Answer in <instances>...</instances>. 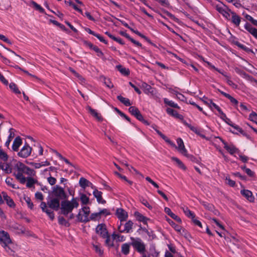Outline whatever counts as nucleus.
Returning <instances> with one entry per match:
<instances>
[{
    "mask_svg": "<svg viewBox=\"0 0 257 257\" xmlns=\"http://www.w3.org/2000/svg\"><path fill=\"white\" fill-rule=\"evenodd\" d=\"M93 194L94 197L96 198L97 201L99 203L104 204L105 203V200H103L102 197V193L101 191H98L96 189H95L93 191Z\"/></svg>",
    "mask_w": 257,
    "mask_h": 257,
    "instance_id": "obj_15",
    "label": "nucleus"
},
{
    "mask_svg": "<svg viewBox=\"0 0 257 257\" xmlns=\"http://www.w3.org/2000/svg\"><path fill=\"white\" fill-rule=\"evenodd\" d=\"M225 180L226 183L231 187H234L235 185V182L230 179L229 177H226Z\"/></svg>",
    "mask_w": 257,
    "mask_h": 257,
    "instance_id": "obj_56",
    "label": "nucleus"
},
{
    "mask_svg": "<svg viewBox=\"0 0 257 257\" xmlns=\"http://www.w3.org/2000/svg\"><path fill=\"white\" fill-rule=\"evenodd\" d=\"M231 22L236 27H238L241 22V18L235 13L231 12Z\"/></svg>",
    "mask_w": 257,
    "mask_h": 257,
    "instance_id": "obj_17",
    "label": "nucleus"
},
{
    "mask_svg": "<svg viewBox=\"0 0 257 257\" xmlns=\"http://www.w3.org/2000/svg\"><path fill=\"white\" fill-rule=\"evenodd\" d=\"M203 101L205 104L207 105L211 109H216L220 113V115H223V116L225 117V113H223V112L222 111V110L219 107V106H218L217 104L214 103L211 99L205 98L204 99H203Z\"/></svg>",
    "mask_w": 257,
    "mask_h": 257,
    "instance_id": "obj_7",
    "label": "nucleus"
},
{
    "mask_svg": "<svg viewBox=\"0 0 257 257\" xmlns=\"http://www.w3.org/2000/svg\"><path fill=\"white\" fill-rule=\"evenodd\" d=\"M93 247L95 251L99 255H101L103 254V250H102L101 247L99 245H93Z\"/></svg>",
    "mask_w": 257,
    "mask_h": 257,
    "instance_id": "obj_55",
    "label": "nucleus"
},
{
    "mask_svg": "<svg viewBox=\"0 0 257 257\" xmlns=\"http://www.w3.org/2000/svg\"><path fill=\"white\" fill-rule=\"evenodd\" d=\"M96 232L100 235L102 238L107 236L108 234L106 225L104 224H99L96 228Z\"/></svg>",
    "mask_w": 257,
    "mask_h": 257,
    "instance_id": "obj_8",
    "label": "nucleus"
},
{
    "mask_svg": "<svg viewBox=\"0 0 257 257\" xmlns=\"http://www.w3.org/2000/svg\"><path fill=\"white\" fill-rule=\"evenodd\" d=\"M220 117L223 120H224L225 121V122L227 123L228 124H229L230 126L232 125V124H233L232 122L229 118L227 117L225 114V117H223V115H221Z\"/></svg>",
    "mask_w": 257,
    "mask_h": 257,
    "instance_id": "obj_59",
    "label": "nucleus"
},
{
    "mask_svg": "<svg viewBox=\"0 0 257 257\" xmlns=\"http://www.w3.org/2000/svg\"><path fill=\"white\" fill-rule=\"evenodd\" d=\"M53 192L54 195L59 198L64 199L66 198V194L64 189L59 186L57 185L54 187Z\"/></svg>",
    "mask_w": 257,
    "mask_h": 257,
    "instance_id": "obj_11",
    "label": "nucleus"
},
{
    "mask_svg": "<svg viewBox=\"0 0 257 257\" xmlns=\"http://www.w3.org/2000/svg\"><path fill=\"white\" fill-rule=\"evenodd\" d=\"M167 113L176 118L182 119L183 118V116L182 115L179 114L177 111L171 108H168L166 109Z\"/></svg>",
    "mask_w": 257,
    "mask_h": 257,
    "instance_id": "obj_19",
    "label": "nucleus"
},
{
    "mask_svg": "<svg viewBox=\"0 0 257 257\" xmlns=\"http://www.w3.org/2000/svg\"><path fill=\"white\" fill-rule=\"evenodd\" d=\"M214 7L216 10L221 14L225 19L227 20H229L230 19V16L229 12L231 13V11L226 5L223 3H220L215 5Z\"/></svg>",
    "mask_w": 257,
    "mask_h": 257,
    "instance_id": "obj_3",
    "label": "nucleus"
},
{
    "mask_svg": "<svg viewBox=\"0 0 257 257\" xmlns=\"http://www.w3.org/2000/svg\"><path fill=\"white\" fill-rule=\"evenodd\" d=\"M65 4L68 5L69 6L72 7L75 10L78 11V12L82 13V10L80 9L78 6L76 5L74 2L72 1H65Z\"/></svg>",
    "mask_w": 257,
    "mask_h": 257,
    "instance_id": "obj_36",
    "label": "nucleus"
},
{
    "mask_svg": "<svg viewBox=\"0 0 257 257\" xmlns=\"http://www.w3.org/2000/svg\"><path fill=\"white\" fill-rule=\"evenodd\" d=\"M134 215L135 217L138 221L142 222L145 224H146L147 223V221L149 220V219L146 217L144 216V215H143L140 212H135Z\"/></svg>",
    "mask_w": 257,
    "mask_h": 257,
    "instance_id": "obj_20",
    "label": "nucleus"
},
{
    "mask_svg": "<svg viewBox=\"0 0 257 257\" xmlns=\"http://www.w3.org/2000/svg\"><path fill=\"white\" fill-rule=\"evenodd\" d=\"M12 242L10 235L7 232L4 230L0 231V243L2 246H6Z\"/></svg>",
    "mask_w": 257,
    "mask_h": 257,
    "instance_id": "obj_6",
    "label": "nucleus"
},
{
    "mask_svg": "<svg viewBox=\"0 0 257 257\" xmlns=\"http://www.w3.org/2000/svg\"><path fill=\"white\" fill-rule=\"evenodd\" d=\"M80 200L83 204H87L89 201V198L85 194H82L80 195Z\"/></svg>",
    "mask_w": 257,
    "mask_h": 257,
    "instance_id": "obj_43",
    "label": "nucleus"
},
{
    "mask_svg": "<svg viewBox=\"0 0 257 257\" xmlns=\"http://www.w3.org/2000/svg\"><path fill=\"white\" fill-rule=\"evenodd\" d=\"M78 206L79 203L77 198H73L71 201H63L61 203V212L64 215L67 216L74 208H77Z\"/></svg>",
    "mask_w": 257,
    "mask_h": 257,
    "instance_id": "obj_1",
    "label": "nucleus"
},
{
    "mask_svg": "<svg viewBox=\"0 0 257 257\" xmlns=\"http://www.w3.org/2000/svg\"><path fill=\"white\" fill-rule=\"evenodd\" d=\"M31 4L33 6V7L35 8L36 10L39 11L40 12L43 13L44 12V10L43 8L41 7V6L38 5L37 3L35 2L34 1H32L31 2Z\"/></svg>",
    "mask_w": 257,
    "mask_h": 257,
    "instance_id": "obj_41",
    "label": "nucleus"
},
{
    "mask_svg": "<svg viewBox=\"0 0 257 257\" xmlns=\"http://www.w3.org/2000/svg\"><path fill=\"white\" fill-rule=\"evenodd\" d=\"M179 233L187 239H189L190 238V234L186 230L183 229L182 228L181 232Z\"/></svg>",
    "mask_w": 257,
    "mask_h": 257,
    "instance_id": "obj_60",
    "label": "nucleus"
},
{
    "mask_svg": "<svg viewBox=\"0 0 257 257\" xmlns=\"http://www.w3.org/2000/svg\"><path fill=\"white\" fill-rule=\"evenodd\" d=\"M96 53H97V55L99 57H101V58H102L104 54L103 53V52L100 50V49L99 48H98V47L97 46H95V47H93V49Z\"/></svg>",
    "mask_w": 257,
    "mask_h": 257,
    "instance_id": "obj_53",
    "label": "nucleus"
},
{
    "mask_svg": "<svg viewBox=\"0 0 257 257\" xmlns=\"http://www.w3.org/2000/svg\"><path fill=\"white\" fill-rule=\"evenodd\" d=\"M227 98L230 100V101L232 103L233 105H234L235 106H237L238 104V101L234 97H233L230 95H229L228 97Z\"/></svg>",
    "mask_w": 257,
    "mask_h": 257,
    "instance_id": "obj_58",
    "label": "nucleus"
},
{
    "mask_svg": "<svg viewBox=\"0 0 257 257\" xmlns=\"http://www.w3.org/2000/svg\"><path fill=\"white\" fill-rule=\"evenodd\" d=\"M116 215L120 220V222L125 221L128 218L127 212L122 208H117L116 209Z\"/></svg>",
    "mask_w": 257,
    "mask_h": 257,
    "instance_id": "obj_9",
    "label": "nucleus"
},
{
    "mask_svg": "<svg viewBox=\"0 0 257 257\" xmlns=\"http://www.w3.org/2000/svg\"><path fill=\"white\" fill-rule=\"evenodd\" d=\"M135 34H136L137 35H139V36L141 37L142 38H144V39H145L148 42H149V43L151 44H153V43L151 42V40L148 39L147 37H146L145 36H144V35L142 34L140 32H139L138 31H134L132 29H131Z\"/></svg>",
    "mask_w": 257,
    "mask_h": 257,
    "instance_id": "obj_52",
    "label": "nucleus"
},
{
    "mask_svg": "<svg viewBox=\"0 0 257 257\" xmlns=\"http://www.w3.org/2000/svg\"><path fill=\"white\" fill-rule=\"evenodd\" d=\"M169 224L178 232H181L182 230V227L181 226L176 224L175 222H174L172 220L170 219H168L167 220Z\"/></svg>",
    "mask_w": 257,
    "mask_h": 257,
    "instance_id": "obj_33",
    "label": "nucleus"
},
{
    "mask_svg": "<svg viewBox=\"0 0 257 257\" xmlns=\"http://www.w3.org/2000/svg\"><path fill=\"white\" fill-rule=\"evenodd\" d=\"M13 179L11 178L10 177L7 178L6 179V181H5L6 184L12 187L14 189H18L19 187L17 186L16 184H13Z\"/></svg>",
    "mask_w": 257,
    "mask_h": 257,
    "instance_id": "obj_37",
    "label": "nucleus"
},
{
    "mask_svg": "<svg viewBox=\"0 0 257 257\" xmlns=\"http://www.w3.org/2000/svg\"><path fill=\"white\" fill-rule=\"evenodd\" d=\"M48 215L51 220H53L54 218V214L53 211L50 209H46L45 212Z\"/></svg>",
    "mask_w": 257,
    "mask_h": 257,
    "instance_id": "obj_61",
    "label": "nucleus"
},
{
    "mask_svg": "<svg viewBox=\"0 0 257 257\" xmlns=\"http://www.w3.org/2000/svg\"><path fill=\"white\" fill-rule=\"evenodd\" d=\"M3 197L5 200L6 201L7 204L10 207H14L15 206V204L13 200V199L9 197L6 193H3Z\"/></svg>",
    "mask_w": 257,
    "mask_h": 257,
    "instance_id": "obj_22",
    "label": "nucleus"
},
{
    "mask_svg": "<svg viewBox=\"0 0 257 257\" xmlns=\"http://www.w3.org/2000/svg\"><path fill=\"white\" fill-rule=\"evenodd\" d=\"M36 183H38V181L37 180H35L34 178L32 177H28L27 178L26 186L28 188L32 187L33 185Z\"/></svg>",
    "mask_w": 257,
    "mask_h": 257,
    "instance_id": "obj_29",
    "label": "nucleus"
},
{
    "mask_svg": "<svg viewBox=\"0 0 257 257\" xmlns=\"http://www.w3.org/2000/svg\"><path fill=\"white\" fill-rule=\"evenodd\" d=\"M79 185L84 189H85L86 187L89 186V185H91V182L86 179L83 177H81L79 179Z\"/></svg>",
    "mask_w": 257,
    "mask_h": 257,
    "instance_id": "obj_23",
    "label": "nucleus"
},
{
    "mask_svg": "<svg viewBox=\"0 0 257 257\" xmlns=\"http://www.w3.org/2000/svg\"><path fill=\"white\" fill-rule=\"evenodd\" d=\"M1 169L3 170L7 174H9L12 172V168L8 164L3 163L1 165Z\"/></svg>",
    "mask_w": 257,
    "mask_h": 257,
    "instance_id": "obj_32",
    "label": "nucleus"
},
{
    "mask_svg": "<svg viewBox=\"0 0 257 257\" xmlns=\"http://www.w3.org/2000/svg\"><path fill=\"white\" fill-rule=\"evenodd\" d=\"M86 109L87 110L89 111V112L93 115L94 117H95L98 120H101L102 118L100 115L97 112V111L95 110L92 109L90 106H87L86 107Z\"/></svg>",
    "mask_w": 257,
    "mask_h": 257,
    "instance_id": "obj_21",
    "label": "nucleus"
},
{
    "mask_svg": "<svg viewBox=\"0 0 257 257\" xmlns=\"http://www.w3.org/2000/svg\"><path fill=\"white\" fill-rule=\"evenodd\" d=\"M9 87L11 90H12L16 94H20L21 92L19 90L16 84L14 83H11L9 85Z\"/></svg>",
    "mask_w": 257,
    "mask_h": 257,
    "instance_id": "obj_39",
    "label": "nucleus"
},
{
    "mask_svg": "<svg viewBox=\"0 0 257 257\" xmlns=\"http://www.w3.org/2000/svg\"><path fill=\"white\" fill-rule=\"evenodd\" d=\"M241 194L246 198V199L250 202H253L254 198L252 192L246 189H243L240 191Z\"/></svg>",
    "mask_w": 257,
    "mask_h": 257,
    "instance_id": "obj_14",
    "label": "nucleus"
},
{
    "mask_svg": "<svg viewBox=\"0 0 257 257\" xmlns=\"http://www.w3.org/2000/svg\"><path fill=\"white\" fill-rule=\"evenodd\" d=\"M164 102L166 104H167L172 107L176 108H178V109L180 108V107L178 106V105L177 103H175L172 100H169L168 98H165L164 99Z\"/></svg>",
    "mask_w": 257,
    "mask_h": 257,
    "instance_id": "obj_30",
    "label": "nucleus"
},
{
    "mask_svg": "<svg viewBox=\"0 0 257 257\" xmlns=\"http://www.w3.org/2000/svg\"><path fill=\"white\" fill-rule=\"evenodd\" d=\"M177 143L178 144V147L176 148L178 149V151L182 155H187V151L185 147L182 139L181 138H178L177 139Z\"/></svg>",
    "mask_w": 257,
    "mask_h": 257,
    "instance_id": "obj_13",
    "label": "nucleus"
},
{
    "mask_svg": "<svg viewBox=\"0 0 257 257\" xmlns=\"http://www.w3.org/2000/svg\"><path fill=\"white\" fill-rule=\"evenodd\" d=\"M226 81L227 84L230 86L232 88L235 89L237 88V85L235 84L232 80H230V78L228 76H226Z\"/></svg>",
    "mask_w": 257,
    "mask_h": 257,
    "instance_id": "obj_48",
    "label": "nucleus"
},
{
    "mask_svg": "<svg viewBox=\"0 0 257 257\" xmlns=\"http://www.w3.org/2000/svg\"><path fill=\"white\" fill-rule=\"evenodd\" d=\"M24 200H25L26 202L27 203L28 206L29 208H30L31 209H32L33 208V202L31 201V199L29 197H25Z\"/></svg>",
    "mask_w": 257,
    "mask_h": 257,
    "instance_id": "obj_50",
    "label": "nucleus"
},
{
    "mask_svg": "<svg viewBox=\"0 0 257 257\" xmlns=\"http://www.w3.org/2000/svg\"><path fill=\"white\" fill-rule=\"evenodd\" d=\"M21 184H25L26 181V177L23 175H19L16 178Z\"/></svg>",
    "mask_w": 257,
    "mask_h": 257,
    "instance_id": "obj_57",
    "label": "nucleus"
},
{
    "mask_svg": "<svg viewBox=\"0 0 257 257\" xmlns=\"http://www.w3.org/2000/svg\"><path fill=\"white\" fill-rule=\"evenodd\" d=\"M8 159V156L6 153H5L3 150L0 149V159L4 161H7Z\"/></svg>",
    "mask_w": 257,
    "mask_h": 257,
    "instance_id": "obj_47",
    "label": "nucleus"
},
{
    "mask_svg": "<svg viewBox=\"0 0 257 257\" xmlns=\"http://www.w3.org/2000/svg\"><path fill=\"white\" fill-rule=\"evenodd\" d=\"M242 169L244 170L245 172L250 177H252L254 175V173L252 172L250 169L246 168L245 166L242 168Z\"/></svg>",
    "mask_w": 257,
    "mask_h": 257,
    "instance_id": "obj_62",
    "label": "nucleus"
},
{
    "mask_svg": "<svg viewBox=\"0 0 257 257\" xmlns=\"http://www.w3.org/2000/svg\"><path fill=\"white\" fill-rule=\"evenodd\" d=\"M165 212L169 215L172 218L174 219V220H176L179 223H181L182 220L181 218L176 215L175 214L173 213L171 209L168 207H165L164 209Z\"/></svg>",
    "mask_w": 257,
    "mask_h": 257,
    "instance_id": "obj_18",
    "label": "nucleus"
},
{
    "mask_svg": "<svg viewBox=\"0 0 257 257\" xmlns=\"http://www.w3.org/2000/svg\"><path fill=\"white\" fill-rule=\"evenodd\" d=\"M158 2L161 6L165 7H169L170 3L168 0H158Z\"/></svg>",
    "mask_w": 257,
    "mask_h": 257,
    "instance_id": "obj_54",
    "label": "nucleus"
},
{
    "mask_svg": "<svg viewBox=\"0 0 257 257\" xmlns=\"http://www.w3.org/2000/svg\"><path fill=\"white\" fill-rule=\"evenodd\" d=\"M141 87L144 89L145 93L150 92L151 89H152V87L145 82L142 84Z\"/></svg>",
    "mask_w": 257,
    "mask_h": 257,
    "instance_id": "obj_46",
    "label": "nucleus"
},
{
    "mask_svg": "<svg viewBox=\"0 0 257 257\" xmlns=\"http://www.w3.org/2000/svg\"><path fill=\"white\" fill-rule=\"evenodd\" d=\"M32 148L27 143L21 148L20 151L18 152V155L23 158H26L30 156L32 152Z\"/></svg>",
    "mask_w": 257,
    "mask_h": 257,
    "instance_id": "obj_5",
    "label": "nucleus"
},
{
    "mask_svg": "<svg viewBox=\"0 0 257 257\" xmlns=\"http://www.w3.org/2000/svg\"><path fill=\"white\" fill-rule=\"evenodd\" d=\"M219 139L223 144L224 148L230 154L233 155V154L238 153L239 152L238 149L236 148L233 145H228L227 143L221 138H219Z\"/></svg>",
    "mask_w": 257,
    "mask_h": 257,
    "instance_id": "obj_10",
    "label": "nucleus"
},
{
    "mask_svg": "<svg viewBox=\"0 0 257 257\" xmlns=\"http://www.w3.org/2000/svg\"><path fill=\"white\" fill-rule=\"evenodd\" d=\"M235 44L237 46H238L239 48L242 49V50H244L245 51H246L247 52H251L252 53H254V52H253V51L251 49L246 47L245 46L240 43L239 42H235Z\"/></svg>",
    "mask_w": 257,
    "mask_h": 257,
    "instance_id": "obj_35",
    "label": "nucleus"
},
{
    "mask_svg": "<svg viewBox=\"0 0 257 257\" xmlns=\"http://www.w3.org/2000/svg\"><path fill=\"white\" fill-rule=\"evenodd\" d=\"M99 212L100 216H101L102 215L106 216L107 215H110V214L109 210L105 208L100 210Z\"/></svg>",
    "mask_w": 257,
    "mask_h": 257,
    "instance_id": "obj_51",
    "label": "nucleus"
},
{
    "mask_svg": "<svg viewBox=\"0 0 257 257\" xmlns=\"http://www.w3.org/2000/svg\"><path fill=\"white\" fill-rule=\"evenodd\" d=\"M138 120L143 122L144 124L149 125V122L148 121L145 120L144 117L141 112H140L138 114L135 116Z\"/></svg>",
    "mask_w": 257,
    "mask_h": 257,
    "instance_id": "obj_49",
    "label": "nucleus"
},
{
    "mask_svg": "<svg viewBox=\"0 0 257 257\" xmlns=\"http://www.w3.org/2000/svg\"><path fill=\"white\" fill-rule=\"evenodd\" d=\"M50 208L55 210H58L60 208V201L58 198H53L47 202Z\"/></svg>",
    "mask_w": 257,
    "mask_h": 257,
    "instance_id": "obj_12",
    "label": "nucleus"
},
{
    "mask_svg": "<svg viewBox=\"0 0 257 257\" xmlns=\"http://www.w3.org/2000/svg\"><path fill=\"white\" fill-rule=\"evenodd\" d=\"M122 223L120 222L119 224H118L117 230L120 233H130L132 231V229L134 225V223L131 220H128L124 225V227H122Z\"/></svg>",
    "mask_w": 257,
    "mask_h": 257,
    "instance_id": "obj_4",
    "label": "nucleus"
},
{
    "mask_svg": "<svg viewBox=\"0 0 257 257\" xmlns=\"http://www.w3.org/2000/svg\"><path fill=\"white\" fill-rule=\"evenodd\" d=\"M202 205L207 209L208 210L212 211L214 209V206L210 203H209L208 202L203 201L202 202Z\"/></svg>",
    "mask_w": 257,
    "mask_h": 257,
    "instance_id": "obj_44",
    "label": "nucleus"
},
{
    "mask_svg": "<svg viewBox=\"0 0 257 257\" xmlns=\"http://www.w3.org/2000/svg\"><path fill=\"white\" fill-rule=\"evenodd\" d=\"M129 112L134 116H136L140 112V110L135 106H130L128 108Z\"/></svg>",
    "mask_w": 257,
    "mask_h": 257,
    "instance_id": "obj_38",
    "label": "nucleus"
},
{
    "mask_svg": "<svg viewBox=\"0 0 257 257\" xmlns=\"http://www.w3.org/2000/svg\"><path fill=\"white\" fill-rule=\"evenodd\" d=\"M113 239H116L118 241H123L125 240V237L123 235L116 233L115 232L112 234Z\"/></svg>",
    "mask_w": 257,
    "mask_h": 257,
    "instance_id": "obj_34",
    "label": "nucleus"
},
{
    "mask_svg": "<svg viewBox=\"0 0 257 257\" xmlns=\"http://www.w3.org/2000/svg\"><path fill=\"white\" fill-rule=\"evenodd\" d=\"M159 252H158L154 246L150 247L149 249V252L147 254L148 255H150V257H158Z\"/></svg>",
    "mask_w": 257,
    "mask_h": 257,
    "instance_id": "obj_28",
    "label": "nucleus"
},
{
    "mask_svg": "<svg viewBox=\"0 0 257 257\" xmlns=\"http://www.w3.org/2000/svg\"><path fill=\"white\" fill-rule=\"evenodd\" d=\"M131 245V243L128 244L127 243H125L122 244L121 251L123 254L127 255L129 253Z\"/></svg>",
    "mask_w": 257,
    "mask_h": 257,
    "instance_id": "obj_25",
    "label": "nucleus"
},
{
    "mask_svg": "<svg viewBox=\"0 0 257 257\" xmlns=\"http://www.w3.org/2000/svg\"><path fill=\"white\" fill-rule=\"evenodd\" d=\"M244 28L245 29V30L246 31H247L249 33H251V32H252V31L253 30V29H254L253 27H252V26L246 23L245 25H244Z\"/></svg>",
    "mask_w": 257,
    "mask_h": 257,
    "instance_id": "obj_63",
    "label": "nucleus"
},
{
    "mask_svg": "<svg viewBox=\"0 0 257 257\" xmlns=\"http://www.w3.org/2000/svg\"><path fill=\"white\" fill-rule=\"evenodd\" d=\"M244 28L245 29V30L246 31H247L249 33H251V32H252V31L253 30V29H254L253 27H252V26L246 23L245 25H244Z\"/></svg>",
    "mask_w": 257,
    "mask_h": 257,
    "instance_id": "obj_64",
    "label": "nucleus"
},
{
    "mask_svg": "<svg viewBox=\"0 0 257 257\" xmlns=\"http://www.w3.org/2000/svg\"><path fill=\"white\" fill-rule=\"evenodd\" d=\"M100 218H101V216L100 215L99 212H98L92 213L89 218V220H97L99 219Z\"/></svg>",
    "mask_w": 257,
    "mask_h": 257,
    "instance_id": "obj_42",
    "label": "nucleus"
},
{
    "mask_svg": "<svg viewBox=\"0 0 257 257\" xmlns=\"http://www.w3.org/2000/svg\"><path fill=\"white\" fill-rule=\"evenodd\" d=\"M117 70L123 75L128 76L130 74V70L125 67H123L121 65L116 66Z\"/></svg>",
    "mask_w": 257,
    "mask_h": 257,
    "instance_id": "obj_26",
    "label": "nucleus"
},
{
    "mask_svg": "<svg viewBox=\"0 0 257 257\" xmlns=\"http://www.w3.org/2000/svg\"><path fill=\"white\" fill-rule=\"evenodd\" d=\"M16 167L17 171L25 172V168H26V166H25L24 164L22 163L17 164L16 165Z\"/></svg>",
    "mask_w": 257,
    "mask_h": 257,
    "instance_id": "obj_40",
    "label": "nucleus"
},
{
    "mask_svg": "<svg viewBox=\"0 0 257 257\" xmlns=\"http://www.w3.org/2000/svg\"><path fill=\"white\" fill-rule=\"evenodd\" d=\"M77 218L78 221L80 222H87L89 221V218L85 215L84 214H82V211H80L77 215Z\"/></svg>",
    "mask_w": 257,
    "mask_h": 257,
    "instance_id": "obj_24",
    "label": "nucleus"
},
{
    "mask_svg": "<svg viewBox=\"0 0 257 257\" xmlns=\"http://www.w3.org/2000/svg\"><path fill=\"white\" fill-rule=\"evenodd\" d=\"M131 244L137 252L143 255L146 253V244L139 237H131Z\"/></svg>",
    "mask_w": 257,
    "mask_h": 257,
    "instance_id": "obj_2",
    "label": "nucleus"
},
{
    "mask_svg": "<svg viewBox=\"0 0 257 257\" xmlns=\"http://www.w3.org/2000/svg\"><path fill=\"white\" fill-rule=\"evenodd\" d=\"M249 119L250 120L257 123V114L255 112L252 111L249 115Z\"/></svg>",
    "mask_w": 257,
    "mask_h": 257,
    "instance_id": "obj_45",
    "label": "nucleus"
},
{
    "mask_svg": "<svg viewBox=\"0 0 257 257\" xmlns=\"http://www.w3.org/2000/svg\"><path fill=\"white\" fill-rule=\"evenodd\" d=\"M117 98L119 101H120L122 103L126 106H131L132 104L129 99L123 97L121 95H118L117 96Z\"/></svg>",
    "mask_w": 257,
    "mask_h": 257,
    "instance_id": "obj_27",
    "label": "nucleus"
},
{
    "mask_svg": "<svg viewBox=\"0 0 257 257\" xmlns=\"http://www.w3.org/2000/svg\"><path fill=\"white\" fill-rule=\"evenodd\" d=\"M183 211L185 214L189 218L193 219L195 218V215L188 207H182Z\"/></svg>",
    "mask_w": 257,
    "mask_h": 257,
    "instance_id": "obj_31",
    "label": "nucleus"
},
{
    "mask_svg": "<svg viewBox=\"0 0 257 257\" xmlns=\"http://www.w3.org/2000/svg\"><path fill=\"white\" fill-rule=\"evenodd\" d=\"M22 144V140L20 137H17L14 140L13 145L12 149L14 151L17 152L19 150V148Z\"/></svg>",
    "mask_w": 257,
    "mask_h": 257,
    "instance_id": "obj_16",
    "label": "nucleus"
}]
</instances>
